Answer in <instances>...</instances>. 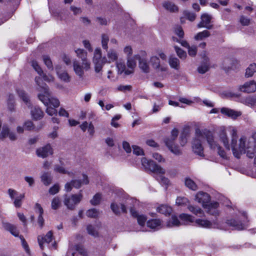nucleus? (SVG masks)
<instances>
[{
    "label": "nucleus",
    "mask_w": 256,
    "mask_h": 256,
    "mask_svg": "<svg viewBox=\"0 0 256 256\" xmlns=\"http://www.w3.org/2000/svg\"><path fill=\"white\" fill-rule=\"evenodd\" d=\"M205 140L210 148H214L217 146V142L214 140L212 132L207 129L196 128L195 131V136L192 142V148L194 152L198 156H204L202 142Z\"/></svg>",
    "instance_id": "nucleus-1"
},
{
    "label": "nucleus",
    "mask_w": 256,
    "mask_h": 256,
    "mask_svg": "<svg viewBox=\"0 0 256 256\" xmlns=\"http://www.w3.org/2000/svg\"><path fill=\"white\" fill-rule=\"evenodd\" d=\"M35 82L38 85L37 90L40 92L38 94V99L46 106L50 104L54 108H58L60 106V102L58 99L50 96L48 87L46 84L44 83L39 76L36 77Z\"/></svg>",
    "instance_id": "nucleus-2"
},
{
    "label": "nucleus",
    "mask_w": 256,
    "mask_h": 256,
    "mask_svg": "<svg viewBox=\"0 0 256 256\" xmlns=\"http://www.w3.org/2000/svg\"><path fill=\"white\" fill-rule=\"evenodd\" d=\"M141 162L142 166L148 169L151 172L160 174L156 178L162 184L166 186L168 184V179L162 176L165 173V170L163 168L158 165L154 161L148 160L146 158H142Z\"/></svg>",
    "instance_id": "nucleus-3"
},
{
    "label": "nucleus",
    "mask_w": 256,
    "mask_h": 256,
    "mask_svg": "<svg viewBox=\"0 0 256 256\" xmlns=\"http://www.w3.org/2000/svg\"><path fill=\"white\" fill-rule=\"evenodd\" d=\"M231 147L234 156L238 158H240L242 154L246 153L248 150H250L252 148L245 136H242L240 138L238 144H237L236 141L234 142V140H232Z\"/></svg>",
    "instance_id": "nucleus-4"
},
{
    "label": "nucleus",
    "mask_w": 256,
    "mask_h": 256,
    "mask_svg": "<svg viewBox=\"0 0 256 256\" xmlns=\"http://www.w3.org/2000/svg\"><path fill=\"white\" fill-rule=\"evenodd\" d=\"M178 134V131L176 128H174L171 132V136L164 139L166 145L170 150L172 152L176 154L180 155L182 154L179 147L175 144L174 141L176 140Z\"/></svg>",
    "instance_id": "nucleus-5"
},
{
    "label": "nucleus",
    "mask_w": 256,
    "mask_h": 256,
    "mask_svg": "<svg viewBox=\"0 0 256 256\" xmlns=\"http://www.w3.org/2000/svg\"><path fill=\"white\" fill-rule=\"evenodd\" d=\"M82 194H72L71 197L65 196L64 204L70 210H73L75 205L78 204L82 200Z\"/></svg>",
    "instance_id": "nucleus-6"
},
{
    "label": "nucleus",
    "mask_w": 256,
    "mask_h": 256,
    "mask_svg": "<svg viewBox=\"0 0 256 256\" xmlns=\"http://www.w3.org/2000/svg\"><path fill=\"white\" fill-rule=\"evenodd\" d=\"M82 180H72L70 182H67L65 184V190L66 192H70L72 189V186L78 188L83 184H87L89 182L88 176L86 174H82Z\"/></svg>",
    "instance_id": "nucleus-7"
},
{
    "label": "nucleus",
    "mask_w": 256,
    "mask_h": 256,
    "mask_svg": "<svg viewBox=\"0 0 256 256\" xmlns=\"http://www.w3.org/2000/svg\"><path fill=\"white\" fill-rule=\"evenodd\" d=\"M146 53L144 51L140 52V55H135L134 58L138 60V66L144 72L148 73L150 72V67L146 59Z\"/></svg>",
    "instance_id": "nucleus-8"
},
{
    "label": "nucleus",
    "mask_w": 256,
    "mask_h": 256,
    "mask_svg": "<svg viewBox=\"0 0 256 256\" xmlns=\"http://www.w3.org/2000/svg\"><path fill=\"white\" fill-rule=\"evenodd\" d=\"M75 52L78 57L82 60L84 69L86 70H88L90 68V62L86 58V52L83 49L78 48L75 50Z\"/></svg>",
    "instance_id": "nucleus-9"
},
{
    "label": "nucleus",
    "mask_w": 256,
    "mask_h": 256,
    "mask_svg": "<svg viewBox=\"0 0 256 256\" xmlns=\"http://www.w3.org/2000/svg\"><path fill=\"white\" fill-rule=\"evenodd\" d=\"M201 20L198 24V28H205L207 29H212L213 27L212 24H210L212 16L208 14H203L201 16Z\"/></svg>",
    "instance_id": "nucleus-10"
},
{
    "label": "nucleus",
    "mask_w": 256,
    "mask_h": 256,
    "mask_svg": "<svg viewBox=\"0 0 256 256\" xmlns=\"http://www.w3.org/2000/svg\"><path fill=\"white\" fill-rule=\"evenodd\" d=\"M32 66L38 74L42 77L44 80L47 82H50L54 80V78L53 76L50 74L46 75L44 74L42 70L36 61L32 60Z\"/></svg>",
    "instance_id": "nucleus-11"
},
{
    "label": "nucleus",
    "mask_w": 256,
    "mask_h": 256,
    "mask_svg": "<svg viewBox=\"0 0 256 256\" xmlns=\"http://www.w3.org/2000/svg\"><path fill=\"white\" fill-rule=\"evenodd\" d=\"M36 152L38 156L45 158L53 154V149L50 144H47L37 149Z\"/></svg>",
    "instance_id": "nucleus-12"
},
{
    "label": "nucleus",
    "mask_w": 256,
    "mask_h": 256,
    "mask_svg": "<svg viewBox=\"0 0 256 256\" xmlns=\"http://www.w3.org/2000/svg\"><path fill=\"white\" fill-rule=\"evenodd\" d=\"M210 195L202 192H198L196 196L195 200L198 203L202 204L204 208L206 207L210 202Z\"/></svg>",
    "instance_id": "nucleus-13"
},
{
    "label": "nucleus",
    "mask_w": 256,
    "mask_h": 256,
    "mask_svg": "<svg viewBox=\"0 0 256 256\" xmlns=\"http://www.w3.org/2000/svg\"><path fill=\"white\" fill-rule=\"evenodd\" d=\"M239 90L244 92H254L256 91V82L254 80L246 82L243 85L240 86Z\"/></svg>",
    "instance_id": "nucleus-14"
},
{
    "label": "nucleus",
    "mask_w": 256,
    "mask_h": 256,
    "mask_svg": "<svg viewBox=\"0 0 256 256\" xmlns=\"http://www.w3.org/2000/svg\"><path fill=\"white\" fill-rule=\"evenodd\" d=\"M220 112L222 114L233 119H236L242 115L240 112L236 111L228 108H222L220 109Z\"/></svg>",
    "instance_id": "nucleus-15"
},
{
    "label": "nucleus",
    "mask_w": 256,
    "mask_h": 256,
    "mask_svg": "<svg viewBox=\"0 0 256 256\" xmlns=\"http://www.w3.org/2000/svg\"><path fill=\"white\" fill-rule=\"evenodd\" d=\"M56 74L58 78L62 81L65 82H68L70 81V77L68 72L61 70V66L58 65L55 67Z\"/></svg>",
    "instance_id": "nucleus-16"
},
{
    "label": "nucleus",
    "mask_w": 256,
    "mask_h": 256,
    "mask_svg": "<svg viewBox=\"0 0 256 256\" xmlns=\"http://www.w3.org/2000/svg\"><path fill=\"white\" fill-rule=\"evenodd\" d=\"M53 238V234L52 231H49L46 235L44 237L41 236H39L38 237V240L40 246L42 250L43 249V244L46 242L47 244L50 243L52 241Z\"/></svg>",
    "instance_id": "nucleus-17"
},
{
    "label": "nucleus",
    "mask_w": 256,
    "mask_h": 256,
    "mask_svg": "<svg viewBox=\"0 0 256 256\" xmlns=\"http://www.w3.org/2000/svg\"><path fill=\"white\" fill-rule=\"evenodd\" d=\"M219 204L218 202H213L209 203L204 208L206 210V212L212 216H217L218 215L219 212L218 210V208Z\"/></svg>",
    "instance_id": "nucleus-18"
},
{
    "label": "nucleus",
    "mask_w": 256,
    "mask_h": 256,
    "mask_svg": "<svg viewBox=\"0 0 256 256\" xmlns=\"http://www.w3.org/2000/svg\"><path fill=\"white\" fill-rule=\"evenodd\" d=\"M150 62L154 68L156 70H160L162 72L166 70V66H161L160 64V60L159 58L156 56H153L150 58Z\"/></svg>",
    "instance_id": "nucleus-19"
},
{
    "label": "nucleus",
    "mask_w": 256,
    "mask_h": 256,
    "mask_svg": "<svg viewBox=\"0 0 256 256\" xmlns=\"http://www.w3.org/2000/svg\"><path fill=\"white\" fill-rule=\"evenodd\" d=\"M110 208L116 214H120L121 212L124 213H126L127 212L126 206L122 204H118L114 202H112L110 205Z\"/></svg>",
    "instance_id": "nucleus-20"
},
{
    "label": "nucleus",
    "mask_w": 256,
    "mask_h": 256,
    "mask_svg": "<svg viewBox=\"0 0 256 256\" xmlns=\"http://www.w3.org/2000/svg\"><path fill=\"white\" fill-rule=\"evenodd\" d=\"M210 69L209 59L208 57L204 58L202 64L198 68V71L200 74H204Z\"/></svg>",
    "instance_id": "nucleus-21"
},
{
    "label": "nucleus",
    "mask_w": 256,
    "mask_h": 256,
    "mask_svg": "<svg viewBox=\"0 0 256 256\" xmlns=\"http://www.w3.org/2000/svg\"><path fill=\"white\" fill-rule=\"evenodd\" d=\"M84 66H81L79 62L74 60L73 62V68L76 74L80 78H82L84 74V71L83 70Z\"/></svg>",
    "instance_id": "nucleus-22"
},
{
    "label": "nucleus",
    "mask_w": 256,
    "mask_h": 256,
    "mask_svg": "<svg viewBox=\"0 0 256 256\" xmlns=\"http://www.w3.org/2000/svg\"><path fill=\"white\" fill-rule=\"evenodd\" d=\"M33 119L38 120L42 118L44 116V112L38 106L32 108L30 111Z\"/></svg>",
    "instance_id": "nucleus-23"
},
{
    "label": "nucleus",
    "mask_w": 256,
    "mask_h": 256,
    "mask_svg": "<svg viewBox=\"0 0 256 256\" xmlns=\"http://www.w3.org/2000/svg\"><path fill=\"white\" fill-rule=\"evenodd\" d=\"M108 60L106 57H103V60L94 61V71L96 73L100 74L102 70V68L104 64L107 63Z\"/></svg>",
    "instance_id": "nucleus-24"
},
{
    "label": "nucleus",
    "mask_w": 256,
    "mask_h": 256,
    "mask_svg": "<svg viewBox=\"0 0 256 256\" xmlns=\"http://www.w3.org/2000/svg\"><path fill=\"white\" fill-rule=\"evenodd\" d=\"M240 102L251 107L256 106V95L242 98L241 99Z\"/></svg>",
    "instance_id": "nucleus-25"
},
{
    "label": "nucleus",
    "mask_w": 256,
    "mask_h": 256,
    "mask_svg": "<svg viewBox=\"0 0 256 256\" xmlns=\"http://www.w3.org/2000/svg\"><path fill=\"white\" fill-rule=\"evenodd\" d=\"M2 226L5 230L9 231L14 236H18L19 232L14 226L8 222H2Z\"/></svg>",
    "instance_id": "nucleus-26"
},
{
    "label": "nucleus",
    "mask_w": 256,
    "mask_h": 256,
    "mask_svg": "<svg viewBox=\"0 0 256 256\" xmlns=\"http://www.w3.org/2000/svg\"><path fill=\"white\" fill-rule=\"evenodd\" d=\"M219 136L220 140L222 142L225 148L228 150H230V146L228 142V139L226 136V130H223L220 132Z\"/></svg>",
    "instance_id": "nucleus-27"
},
{
    "label": "nucleus",
    "mask_w": 256,
    "mask_h": 256,
    "mask_svg": "<svg viewBox=\"0 0 256 256\" xmlns=\"http://www.w3.org/2000/svg\"><path fill=\"white\" fill-rule=\"evenodd\" d=\"M107 52V56H108V62L107 63H110L112 62H114L116 61L118 58V55L114 49H110L109 50H108Z\"/></svg>",
    "instance_id": "nucleus-28"
},
{
    "label": "nucleus",
    "mask_w": 256,
    "mask_h": 256,
    "mask_svg": "<svg viewBox=\"0 0 256 256\" xmlns=\"http://www.w3.org/2000/svg\"><path fill=\"white\" fill-rule=\"evenodd\" d=\"M41 181L45 186L50 185L52 182V177L48 172H44L40 176Z\"/></svg>",
    "instance_id": "nucleus-29"
},
{
    "label": "nucleus",
    "mask_w": 256,
    "mask_h": 256,
    "mask_svg": "<svg viewBox=\"0 0 256 256\" xmlns=\"http://www.w3.org/2000/svg\"><path fill=\"white\" fill-rule=\"evenodd\" d=\"M35 208L36 209L38 210V213H39V216H38V223L40 225V228H42L44 224V219L42 216L43 214V212H44L43 209H42V207L40 206V205L38 203H36L35 204Z\"/></svg>",
    "instance_id": "nucleus-30"
},
{
    "label": "nucleus",
    "mask_w": 256,
    "mask_h": 256,
    "mask_svg": "<svg viewBox=\"0 0 256 256\" xmlns=\"http://www.w3.org/2000/svg\"><path fill=\"white\" fill-rule=\"evenodd\" d=\"M157 212L160 214L167 216L170 215L171 214L172 212V209L171 207L167 205L162 204L157 208Z\"/></svg>",
    "instance_id": "nucleus-31"
},
{
    "label": "nucleus",
    "mask_w": 256,
    "mask_h": 256,
    "mask_svg": "<svg viewBox=\"0 0 256 256\" xmlns=\"http://www.w3.org/2000/svg\"><path fill=\"white\" fill-rule=\"evenodd\" d=\"M196 223L200 226L204 228H212V223L206 220L198 219L196 220Z\"/></svg>",
    "instance_id": "nucleus-32"
},
{
    "label": "nucleus",
    "mask_w": 256,
    "mask_h": 256,
    "mask_svg": "<svg viewBox=\"0 0 256 256\" xmlns=\"http://www.w3.org/2000/svg\"><path fill=\"white\" fill-rule=\"evenodd\" d=\"M130 212L132 216L137 218V220L138 224L142 226L144 225L146 221V218L144 215H138L136 212H134L132 210H130Z\"/></svg>",
    "instance_id": "nucleus-33"
},
{
    "label": "nucleus",
    "mask_w": 256,
    "mask_h": 256,
    "mask_svg": "<svg viewBox=\"0 0 256 256\" xmlns=\"http://www.w3.org/2000/svg\"><path fill=\"white\" fill-rule=\"evenodd\" d=\"M228 224L234 227L235 229L241 230L243 229V224L241 222L236 220H227Z\"/></svg>",
    "instance_id": "nucleus-34"
},
{
    "label": "nucleus",
    "mask_w": 256,
    "mask_h": 256,
    "mask_svg": "<svg viewBox=\"0 0 256 256\" xmlns=\"http://www.w3.org/2000/svg\"><path fill=\"white\" fill-rule=\"evenodd\" d=\"M168 63L172 68L176 70L180 68V60L178 58L170 56L168 60Z\"/></svg>",
    "instance_id": "nucleus-35"
},
{
    "label": "nucleus",
    "mask_w": 256,
    "mask_h": 256,
    "mask_svg": "<svg viewBox=\"0 0 256 256\" xmlns=\"http://www.w3.org/2000/svg\"><path fill=\"white\" fill-rule=\"evenodd\" d=\"M163 6L167 10L171 12H175L178 10V6L173 2H164Z\"/></svg>",
    "instance_id": "nucleus-36"
},
{
    "label": "nucleus",
    "mask_w": 256,
    "mask_h": 256,
    "mask_svg": "<svg viewBox=\"0 0 256 256\" xmlns=\"http://www.w3.org/2000/svg\"><path fill=\"white\" fill-rule=\"evenodd\" d=\"M188 208L190 212H192V213L196 216H200L204 214L202 210L198 206L188 205Z\"/></svg>",
    "instance_id": "nucleus-37"
},
{
    "label": "nucleus",
    "mask_w": 256,
    "mask_h": 256,
    "mask_svg": "<svg viewBox=\"0 0 256 256\" xmlns=\"http://www.w3.org/2000/svg\"><path fill=\"white\" fill-rule=\"evenodd\" d=\"M255 72H256V64H250L246 69V76L247 78L251 77Z\"/></svg>",
    "instance_id": "nucleus-38"
},
{
    "label": "nucleus",
    "mask_w": 256,
    "mask_h": 256,
    "mask_svg": "<svg viewBox=\"0 0 256 256\" xmlns=\"http://www.w3.org/2000/svg\"><path fill=\"white\" fill-rule=\"evenodd\" d=\"M180 218L182 220L184 221V224H187L194 222L193 217L190 215L186 214H180Z\"/></svg>",
    "instance_id": "nucleus-39"
},
{
    "label": "nucleus",
    "mask_w": 256,
    "mask_h": 256,
    "mask_svg": "<svg viewBox=\"0 0 256 256\" xmlns=\"http://www.w3.org/2000/svg\"><path fill=\"white\" fill-rule=\"evenodd\" d=\"M210 34L209 31L204 30L202 32L198 33L194 36V39L196 40H202L204 38H208Z\"/></svg>",
    "instance_id": "nucleus-40"
},
{
    "label": "nucleus",
    "mask_w": 256,
    "mask_h": 256,
    "mask_svg": "<svg viewBox=\"0 0 256 256\" xmlns=\"http://www.w3.org/2000/svg\"><path fill=\"white\" fill-rule=\"evenodd\" d=\"M18 94L19 96L22 100L26 104H28V106H30V100H29V98H28L27 94H26V92L22 90H18Z\"/></svg>",
    "instance_id": "nucleus-41"
},
{
    "label": "nucleus",
    "mask_w": 256,
    "mask_h": 256,
    "mask_svg": "<svg viewBox=\"0 0 256 256\" xmlns=\"http://www.w3.org/2000/svg\"><path fill=\"white\" fill-rule=\"evenodd\" d=\"M185 185L186 187L192 190H196L198 189V186L196 183L190 178H186Z\"/></svg>",
    "instance_id": "nucleus-42"
},
{
    "label": "nucleus",
    "mask_w": 256,
    "mask_h": 256,
    "mask_svg": "<svg viewBox=\"0 0 256 256\" xmlns=\"http://www.w3.org/2000/svg\"><path fill=\"white\" fill-rule=\"evenodd\" d=\"M161 224V222L158 219H152L149 220L147 222V226L151 228H156L160 226Z\"/></svg>",
    "instance_id": "nucleus-43"
},
{
    "label": "nucleus",
    "mask_w": 256,
    "mask_h": 256,
    "mask_svg": "<svg viewBox=\"0 0 256 256\" xmlns=\"http://www.w3.org/2000/svg\"><path fill=\"white\" fill-rule=\"evenodd\" d=\"M188 136V130H184L180 137V145L183 146L187 142V137Z\"/></svg>",
    "instance_id": "nucleus-44"
},
{
    "label": "nucleus",
    "mask_w": 256,
    "mask_h": 256,
    "mask_svg": "<svg viewBox=\"0 0 256 256\" xmlns=\"http://www.w3.org/2000/svg\"><path fill=\"white\" fill-rule=\"evenodd\" d=\"M42 59L48 68L50 70H54L53 64L50 56L44 55L42 56Z\"/></svg>",
    "instance_id": "nucleus-45"
},
{
    "label": "nucleus",
    "mask_w": 256,
    "mask_h": 256,
    "mask_svg": "<svg viewBox=\"0 0 256 256\" xmlns=\"http://www.w3.org/2000/svg\"><path fill=\"white\" fill-rule=\"evenodd\" d=\"M109 36L106 34H102V45L104 50H108V44L109 42Z\"/></svg>",
    "instance_id": "nucleus-46"
},
{
    "label": "nucleus",
    "mask_w": 256,
    "mask_h": 256,
    "mask_svg": "<svg viewBox=\"0 0 256 256\" xmlns=\"http://www.w3.org/2000/svg\"><path fill=\"white\" fill-rule=\"evenodd\" d=\"M175 51L178 56L181 59H185L186 57V53L178 46H174Z\"/></svg>",
    "instance_id": "nucleus-47"
},
{
    "label": "nucleus",
    "mask_w": 256,
    "mask_h": 256,
    "mask_svg": "<svg viewBox=\"0 0 256 256\" xmlns=\"http://www.w3.org/2000/svg\"><path fill=\"white\" fill-rule=\"evenodd\" d=\"M24 198V194H20V196H17L14 202V206L16 208H20L22 204V200Z\"/></svg>",
    "instance_id": "nucleus-48"
},
{
    "label": "nucleus",
    "mask_w": 256,
    "mask_h": 256,
    "mask_svg": "<svg viewBox=\"0 0 256 256\" xmlns=\"http://www.w3.org/2000/svg\"><path fill=\"white\" fill-rule=\"evenodd\" d=\"M89 234L94 236L97 237L98 236V231L96 230L95 228L92 225H88L86 228Z\"/></svg>",
    "instance_id": "nucleus-49"
},
{
    "label": "nucleus",
    "mask_w": 256,
    "mask_h": 256,
    "mask_svg": "<svg viewBox=\"0 0 256 256\" xmlns=\"http://www.w3.org/2000/svg\"><path fill=\"white\" fill-rule=\"evenodd\" d=\"M101 199V194H100V193H98L94 196L90 200V202L92 205L96 206L100 203Z\"/></svg>",
    "instance_id": "nucleus-50"
},
{
    "label": "nucleus",
    "mask_w": 256,
    "mask_h": 256,
    "mask_svg": "<svg viewBox=\"0 0 256 256\" xmlns=\"http://www.w3.org/2000/svg\"><path fill=\"white\" fill-rule=\"evenodd\" d=\"M88 217L92 218H96L98 215V211L95 208L88 210L86 212Z\"/></svg>",
    "instance_id": "nucleus-51"
},
{
    "label": "nucleus",
    "mask_w": 256,
    "mask_h": 256,
    "mask_svg": "<svg viewBox=\"0 0 256 256\" xmlns=\"http://www.w3.org/2000/svg\"><path fill=\"white\" fill-rule=\"evenodd\" d=\"M176 204L178 206H184L186 205L188 203V200L187 198L185 197H178L176 202Z\"/></svg>",
    "instance_id": "nucleus-52"
},
{
    "label": "nucleus",
    "mask_w": 256,
    "mask_h": 256,
    "mask_svg": "<svg viewBox=\"0 0 256 256\" xmlns=\"http://www.w3.org/2000/svg\"><path fill=\"white\" fill-rule=\"evenodd\" d=\"M184 14L185 17L191 22L194 20L196 18V14L188 10H185Z\"/></svg>",
    "instance_id": "nucleus-53"
},
{
    "label": "nucleus",
    "mask_w": 256,
    "mask_h": 256,
    "mask_svg": "<svg viewBox=\"0 0 256 256\" xmlns=\"http://www.w3.org/2000/svg\"><path fill=\"white\" fill-rule=\"evenodd\" d=\"M174 34L177 35L180 38H182L184 36V32L180 26H176L174 28Z\"/></svg>",
    "instance_id": "nucleus-54"
},
{
    "label": "nucleus",
    "mask_w": 256,
    "mask_h": 256,
    "mask_svg": "<svg viewBox=\"0 0 256 256\" xmlns=\"http://www.w3.org/2000/svg\"><path fill=\"white\" fill-rule=\"evenodd\" d=\"M180 224V222L178 220V218L176 216H172V220L170 221L168 224V226H178Z\"/></svg>",
    "instance_id": "nucleus-55"
},
{
    "label": "nucleus",
    "mask_w": 256,
    "mask_h": 256,
    "mask_svg": "<svg viewBox=\"0 0 256 256\" xmlns=\"http://www.w3.org/2000/svg\"><path fill=\"white\" fill-rule=\"evenodd\" d=\"M60 206V199L58 197L54 198L52 202V208L54 210H57Z\"/></svg>",
    "instance_id": "nucleus-56"
},
{
    "label": "nucleus",
    "mask_w": 256,
    "mask_h": 256,
    "mask_svg": "<svg viewBox=\"0 0 256 256\" xmlns=\"http://www.w3.org/2000/svg\"><path fill=\"white\" fill-rule=\"evenodd\" d=\"M54 170L55 172L60 174H68L69 176H71V174H72V172H68L64 167L59 165H56Z\"/></svg>",
    "instance_id": "nucleus-57"
},
{
    "label": "nucleus",
    "mask_w": 256,
    "mask_h": 256,
    "mask_svg": "<svg viewBox=\"0 0 256 256\" xmlns=\"http://www.w3.org/2000/svg\"><path fill=\"white\" fill-rule=\"evenodd\" d=\"M127 66L132 69H133L136 66V62L134 59L130 58V57L127 58Z\"/></svg>",
    "instance_id": "nucleus-58"
},
{
    "label": "nucleus",
    "mask_w": 256,
    "mask_h": 256,
    "mask_svg": "<svg viewBox=\"0 0 256 256\" xmlns=\"http://www.w3.org/2000/svg\"><path fill=\"white\" fill-rule=\"evenodd\" d=\"M133 153L137 156L143 155L144 151L139 146H132Z\"/></svg>",
    "instance_id": "nucleus-59"
},
{
    "label": "nucleus",
    "mask_w": 256,
    "mask_h": 256,
    "mask_svg": "<svg viewBox=\"0 0 256 256\" xmlns=\"http://www.w3.org/2000/svg\"><path fill=\"white\" fill-rule=\"evenodd\" d=\"M116 68L118 69V73L122 74L125 70L126 66L124 62H117Z\"/></svg>",
    "instance_id": "nucleus-60"
},
{
    "label": "nucleus",
    "mask_w": 256,
    "mask_h": 256,
    "mask_svg": "<svg viewBox=\"0 0 256 256\" xmlns=\"http://www.w3.org/2000/svg\"><path fill=\"white\" fill-rule=\"evenodd\" d=\"M60 190V187L58 184H55L49 190V192L51 194H57Z\"/></svg>",
    "instance_id": "nucleus-61"
},
{
    "label": "nucleus",
    "mask_w": 256,
    "mask_h": 256,
    "mask_svg": "<svg viewBox=\"0 0 256 256\" xmlns=\"http://www.w3.org/2000/svg\"><path fill=\"white\" fill-rule=\"evenodd\" d=\"M76 250L83 256L86 255V252L82 245L77 244L76 246Z\"/></svg>",
    "instance_id": "nucleus-62"
},
{
    "label": "nucleus",
    "mask_w": 256,
    "mask_h": 256,
    "mask_svg": "<svg viewBox=\"0 0 256 256\" xmlns=\"http://www.w3.org/2000/svg\"><path fill=\"white\" fill-rule=\"evenodd\" d=\"M188 48V54L192 56H194L197 52V48L195 46H189Z\"/></svg>",
    "instance_id": "nucleus-63"
},
{
    "label": "nucleus",
    "mask_w": 256,
    "mask_h": 256,
    "mask_svg": "<svg viewBox=\"0 0 256 256\" xmlns=\"http://www.w3.org/2000/svg\"><path fill=\"white\" fill-rule=\"evenodd\" d=\"M24 128L26 130H30L34 128V126L32 121L28 120L24 123Z\"/></svg>",
    "instance_id": "nucleus-64"
}]
</instances>
